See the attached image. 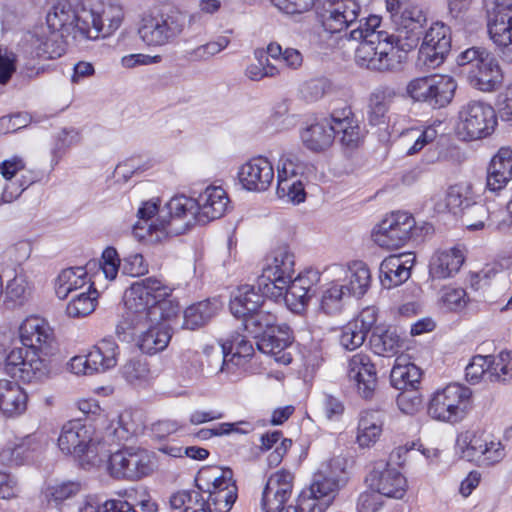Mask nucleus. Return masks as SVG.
<instances>
[{
    "label": "nucleus",
    "mask_w": 512,
    "mask_h": 512,
    "mask_svg": "<svg viewBox=\"0 0 512 512\" xmlns=\"http://www.w3.org/2000/svg\"><path fill=\"white\" fill-rule=\"evenodd\" d=\"M292 479L287 471H278L268 478L261 499L263 512H300L299 503L285 506L292 493Z\"/></svg>",
    "instance_id": "4be33fe9"
},
{
    "label": "nucleus",
    "mask_w": 512,
    "mask_h": 512,
    "mask_svg": "<svg viewBox=\"0 0 512 512\" xmlns=\"http://www.w3.org/2000/svg\"><path fill=\"white\" fill-rule=\"evenodd\" d=\"M138 334V347L143 353L156 354L163 351L171 339L170 326L165 323H148L137 330L134 335L127 336V341Z\"/></svg>",
    "instance_id": "72a5a7b5"
},
{
    "label": "nucleus",
    "mask_w": 512,
    "mask_h": 512,
    "mask_svg": "<svg viewBox=\"0 0 512 512\" xmlns=\"http://www.w3.org/2000/svg\"><path fill=\"white\" fill-rule=\"evenodd\" d=\"M122 376L131 384L145 381L149 375V368L145 360L132 358L121 368Z\"/></svg>",
    "instance_id": "338daca9"
},
{
    "label": "nucleus",
    "mask_w": 512,
    "mask_h": 512,
    "mask_svg": "<svg viewBox=\"0 0 512 512\" xmlns=\"http://www.w3.org/2000/svg\"><path fill=\"white\" fill-rule=\"evenodd\" d=\"M23 347L13 348L5 357L4 372L12 378L32 383L49 377L47 355L55 341L53 329L43 318H26L19 327Z\"/></svg>",
    "instance_id": "f257e3e1"
},
{
    "label": "nucleus",
    "mask_w": 512,
    "mask_h": 512,
    "mask_svg": "<svg viewBox=\"0 0 512 512\" xmlns=\"http://www.w3.org/2000/svg\"><path fill=\"white\" fill-rule=\"evenodd\" d=\"M350 300L349 292L345 291L339 281H333L322 290L319 309L328 316L341 314Z\"/></svg>",
    "instance_id": "49530a36"
},
{
    "label": "nucleus",
    "mask_w": 512,
    "mask_h": 512,
    "mask_svg": "<svg viewBox=\"0 0 512 512\" xmlns=\"http://www.w3.org/2000/svg\"><path fill=\"white\" fill-rule=\"evenodd\" d=\"M83 512H136L133 506L123 500L102 501L96 495L86 496L83 500Z\"/></svg>",
    "instance_id": "bf43d9fd"
},
{
    "label": "nucleus",
    "mask_w": 512,
    "mask_h": 512,
    "mask_svg": "<svg viewBox=\"0 0 512 512\" xmlns=\"http://www.w3.org/2000/svg\"><path fill=\"white\" fill-rule=\"evenodd\" d=\"M386 6L398 32L393 40L397 49L408 51L415 48L427 21L426 13L415 2H386Z\"/></svg>",
    "instance_id": "9d476101"
},
{
    "label": "nucleus",
    "mask_w": 512,
    "mask_h": 512,
    "mask_svg": "<svg viewBox=\"0 0 512 512\" xmlns=\"http://www.w3.org/2000/svg\"><path fill=\"white\" fill-rule=\"evenodd\" d=\"M25 51L32 57L56 59L65 49L59 42V35L49 25H41L29 31L24 37Z\"/></svg>",
    "instance_id": "393cba45"
},
{
    "label": "nucleus",
    "mask_w": 512,
    "mask_h": 512,
    "mask_svg": "<svg viewBox=\"0 0 512 512\" xmlns=\"http://www.w3.org/2000/svg\"><path fill=\"white\" fill-rule=\"evenodd\" d=\"M512 180V149L501 147L492 157L487 169V188L500 191Z\"/></svg>",
    "instance_id": "c9c22d12"
},
{
    "label": "nucleus",
    "mask_w": 512,
    "mask_h": 512,
    "mask_svg": "<svg viewBox=\"0 0 512 512\" xmlns=\"http://www.w3.org/2000/svg\"><path fill=\"white\" fill-rule=\"evenodd\" d=\"M58 446L62 452L78 458L82 465H99L110 452L106 442L95 434L93 428L79 420L63 425Z\"/></svg>",
    "instance_id": "423d86ee"
},
{
    "label": "nucleus",
    "mask_w": 512,
    "mask_h": 512,
    "mask_svg": "<svg viewBox=\"0 0 512 512\" xmlns=\"http://www.w3.org/2000/svg\"><path fill=\"white\" fill-rule=\"evenodd\" d=\"M446 195L451 207V212L457 214L463 212L466 206L474 200L471 186L468 184H456L450 186L446 191Z\"/></svg>",
    "instance_id": "680f3d73"
},
{
    "label": "nucleus",
    "mask_w": 512,
    "mask_h": 512,
    "mask_svg": "<svg viewBox=\"0 0 512 512\" xmlns=\"http://www.w3.org/2000/svg\"><path fill=\"white\" fill-rule=\"evenodd\" d=\"M371 282L369 268L362 262H356L349 267L345 279L340 282L345 286L349 296L362 297L368 290Z\"/></svg>",
    "instance_id": "09e8293b"
},
{
    "label": "nucleus",
    "mask_w": 512,
    "mask_h": 512,
    "mask_svg": "<svg viewBox=\"0 0 512 512\" xmlns=\"http://www.w3.org/2000/svg\"><path fill=\"white\" fill-rule=\"evenodd\" d=\"M98 292L89 284L87 291H81L72 295L66 306V313L72 318H81L91 314L95 308Z\"/></svg>",
    "instance_id": "5fc2aeb1"
},
{
    "label": "nucleus",
    "mask_w": 512,
    "mask_h": 512,
    "mask_svg": "<svg viewBox=\"0 0 512 512\" xmlns=\"http://www.w3.org/2000/svg\"><path fill=\"white\" fill-rule=\"evenodd\" d=\"M216 301L204 300L193 304L184 311L183 326L195 330L205 325L217 313Z\"/></svg>",
    "instance_id": "6e6d98bb"
},
{
    "label": "nucleus",
    "mask_w": 512,
    "mask_h": 512,
    "mask_svg": "<svg viewBox=\"0 0 512 512\" xmlns=\"http://www.w3.org/2000/svg\"><path fill=\"white\" fill-rule=\"evenodd\" d=\"M458 66L469 84L483 92L496 90L503 81L497 58L484 47H470L456 58Z\"/></svg>",
    "instance_id": "6e6552de"
},
{
    "label": "nucleus",
    "mask_w": 512,
    "mask_h": 512,
    "mask_svg": "<svg viewBox=\"0 0 512 512\" xmlns=\"http://www.w3.org/2000/svg\"><path fill=\"white\" fill-rule=\"evenodd\" d=\"M195 201L197 203L198 222L205 224L224 215L229 198L222 187L209 186Z\"/></svg>",
    "instance_id": "7c9ffc66"
},
{
    "label": "nucleus",
    "mask_w": 512,
    "mask_h": 512,
    "mask_svg": "<svg viewBox=\"0 0 512 512\" xmlns=\"http://www.w3.org/2000/svg\"><path fill=\"white\" fill-rule=\"evenodd\" d=\"M276 194L286 202L299 204L305 200L306 193L302 182L296 179L293 162L286 159L278 168Z\"/></svg>",
    "instance_id": "e433bc0d"
},
{
    "label": "nucleus",
    "mask_w": 512,
    "mask_h": 512,
    "mask_svg": "<svg viewBox=\"0 0 512 512\" xmlns=\"http://www.w3.org/2000/svg\"><path fill=\"white\" fill-rule=\"evenodd\" d=\"M319 279L320 274L316 270H307L293 280L291 278L283 292L287 307L295 313L304 311L313 295L312 288Z\"/></svg>",
    "instance_id": "cd10ccee"
},
{
    "label": "nucleus",
    "mask_w": 512,
    "mask_h": 512,
    "mask_svg": "<svg viewBox=\"0 0 512 512\" xmlns=\"http://www.w3.org/2000/svg\"><path fill=\"white\" fill-rule=\"evenodd\" d=\"M28 396L16 382L0 380V411L14 417L26 411Z\"/></svg>",
    "instance_id": "ea45409f"
},
{
    "label": "nucleus",
    "mask_w": 512,
    "mask_h": 512,
    "mask_svg": "<svg viewBox=\"0 0 512 512\" xmlns=\"http://www.w3.org/2000/svg\"><path fill=\"white\" fill-rule=\"evenodd\" d=\"M294 266L295 256L290 247L287 244L277 246L266 257L257 285L273 298L283 296L285 285L294 274Z\"/></svg>",
    "instance_id": "ddd939ff"
},
{
    "label": "nucleus",
    "mask_w": 512,
    "mask_h": 512,
    "mask_svg": "<svg viewBox=\"0 0 512 512\" xmlns=\"http://www.w3.org/2000/svg\"><path fill=\"white\" fill-rule=\"evenodd\" d=\"M497 125L494 108L480 100H471L458 112L456 133L464 141H473L490 136Z\"/></svg>",
    "instance_id": "4468645a"
},
{
    "label": "nucleus",
    "mask_w": 512,
    "mask_h": 512,
    "mask_svg": "<svg viewBox=\"0 0 512 512\" xmlns=\"http://www.w3.org/2000/svg\"><path fill=\"white\" fill-rule=\"evenodd\" d=\"M416 221L408 212H393L374 229L375 244L385 249L403 247L412 237Z\"/></svg>",
    "instance_id": "f3484780"
},
{
    "label": "nucleus",
    "mask_w": 512,
    "mask_h": 512,
    "mask_svg": "<svg viewBox=\"0 0 512 512\" xmlns=\"http://www.w3.org/2000/svg\"><path fill=\"white\" fill-rule=\"evenodd\" d=\"M119 346L111 337L100 340L86 355L74 356L69 363L72 373L91 375L105 372L117 365Z\"/></svg>",
    "instance_id": "a211bd4d"
},
{
    "label": "nucleus",
    "mask_w": 512,
    "mask_h": 512,
    "mask_svg": "<svg viewBox=\"0 0 512 512\" xmlns=\"http://www.w3.org/2000/svg\"><path fill=\"white\" fill-rule=\"evenodd\" d=\"M187 15L175 7H163L144 13L139 27L140 39L150 47L174 43L184 32Z\"/></svg>",
    "instance_id": "0eeeda50"
},
{
    "label": "nucleus",
    "mask_w": 512,
    "mask_h": 512,
    "mask_svg": "<svg viewBox=\"0 0 512 512\" xmlns=\"http://www.w3.org/2000/svg\"><path fill=\"white\" fill-rule=\"evenodd\" d=\"M348 107L333 112L334 136L340 135V142L348 148H356L361 140V129L351 117Z\"/></svg>",
    "instance_id": "c03bdc74"
},
{
    "label": "nucleus",
    "mask_w": 512,
    "mask_h": 512,
    "mask_svg": "<svg viewBox=\"0 0 512 512\" xmlns=\"http://www.w3.org/2000/svg\"><path fill=\"white\" fill-rule=\"evenodd\" d=\"M38 448L35 438L28 435L8 442L0 450V463L8 466H19L29 462Z\"/></svg>",
    "instance_id": "a19ab883"
},
{
    "label": "nucleus",
    "mask_w": 512,
    "mask_h": 512,
    "mask_svg": "<svg viewBox=\"0 0 512 512\" xmlns=\"http://www.w3.org/2000/svg\"><path fill=\"white\" fill-rule=\"evenodd\" d=\"M172 289L155 277H147L131 285L125 293V312L116 326V334L121 340L149 323L161 314L158 303L170 296Z\"/></svg>",
    "instance_id": "f03ea898"
},
{
    "label": "nucleus",
    "mask_w": 512,
    "mask_h": 512,
    "mask_svg": "<svg viewBox=\"0 0 512 512\" xmlns=\"http://www.w3.org/2000/svg\"><path fill=\"white\" fill-rule=\"evenodd\" d=\"M81 2H56L48 12L46 22L55 32L65 30L72 32L74 38L81 37L86 40H96L97 30H89L87 19L84 16V7H80Z\"/></svg>",
    "instance_id": "dca6fc26"
},
{
    "label": "nucleus",
    "mask_w": 512,
    "mask_h": 512,
    "mask_svg": "<svg viewBox=\"0 0 512 512\" xmlns=\"http://www.w3.org/2000/svg\"><path fill=\"white\" fill-rule=\"evenodd\" d=\"M367 333L358 327L357 322L349 321L341 329L340 344L346 350L353 351L363 345Z\"/></svg>",
    "instance_id": "e2e57ef3"
},
{
    "label": "nucleus",
    "mask_w": 512,
    "mask_h": 512,
    "mask_svg": "<svg viewBox=\"0 0 512 512\" xmlns=\"http://www.w3.org/2000/svg\"><path fill=\"white\" fill-rule=\"evenodd\" d=\"M229 353L225 344L207 345L202 353H193V363H199L196 375L211 377L219 373L232 375L231 363L228 362Z\"/></svg>",
    "instance_id": "c756f323"
},
{
    "label": "nucleus",
    "mask_w": 512,
    "mask_h": 512,
    "mask_svg": "<svg viewBox=\"0 0 512 512\" xmlns=\"http://www.w3.org/2000/svg\"><path fill=\"white\" fill-rule=\"evenodd\" d=\"M487 9V28L504 61L512 63V2H492Z\"/></svg>",
    "instance_id": "6ab92c4d"
},
{
    "label": "nucleus",
    "mask_w": 512,
    "mask_h": 512,
    "mask_svg": "<svg viewBox=\"0 0 512 512\" xmlns=\"http://www.w3.org/2000/svg\"><path fill=\"white\" fill-rule=\"evenodd\" d=\"M101 270L106 279L114 280L121 268L123 274L139 277L148 273V263L140 253L129 254L121 261L114 247H107L101 257Z\"/></svg>",
    "instance_id": "b1692460"
},
{
    "label": "nucleus",
    "mask_w": 512,
    "mask_h": 512,
    "mask_svg": "<svg viewBox=\"0 0 512 512\" xmlns=\"http://www.w3.org/2000/svg\"><path fill=\"white\" fill-rule=\"evenodd\" d=\"M108 472L115 479L137 481L151 475L156 469L154 453L141 447H124L109 452Z\"/></svg>",
    "instance_id": "9b49d317"
},
{
    "label": "nucleus",
    "mask_w": 512,
    "mask_h": 512,
    "mask_svg": "<svg viewBox=\"0 0 512 512\" xmlns=\"http://www.w3.org/2000/svg\"><path fill=\"white\" fill-rule=\"evenodd\" d=\"M265 296L272 297L270 294L263 293V289L254 286L243 285L233 292L230 299V311L236 318L242 321L249 315L257 311L267 303Z\"/></svg>",
    "instance_id": "473e14b6"
},
{
    "label": "nucleus",
    "mask_w": 512,
    "mask_h": 512,
    "mask_svg": "<svg viewBox=\"0 0 512 512\" xmlns=\"http://www.w3.org/2000/svg\"><path fill=\"white\" fill-rule=\"evenodd\" d=\"M198 222L197 203L185 195L172 197L160 210L155 221L149 225V231L160 229L163 237L184 234L193 223Z\"/></svg>",
    "instance_id": "f8f14e48"
},
{
    "label": "nucleus",
    "mask_w": 512,
    "mask_h": 512,
    "mask_svg": "<svg viewBox=\"0 0 512 512\" xmlns=\"http://www.w3.org/2000/svg\"><path fill=\"white\" fill-rule=\"evenodd\" d=\"M472 391L458 383L437 390L428 405V414L435 420L456 423L461 421L469 406Z\"/></svg>",
    "instance_id": "2eb2a0df"
},
{
    "label": "nucleus",
    "mask_w": 512,
    "mask_h": 512,
    "mask_svg": "<svg viewBox=\"0 0 512 512\" xmlns=\"http://www.w3.org/2000/svg\"><path fill=\"white\" fill-rule=\"evenodd\" d=\"M359 13L358 2H324L317 10L322 26L330 33H338L352 26Z\"/></svg>",
    "instance_id": "5701e85b"
},
{
    "label": "nucleus",
    "mask_w": 512,
    "mask_h": 512,
    "mask_svg": "<svg viewBox=\"0 0 512 512\" xmlns=\"http://www.w3.org/2000/svg\"><path fill=\"white\" fill-rule=\"evenodd\" d=\"M370 485L380 495L402 499L407 490L406 478L395 468H387L385 460H379L370 473Z\"/></svg>",
    "instance_id": "bb28decb"
},
{
    "label": "nucleus",
    "mask_w": 512,
    "mask_h": 512,
    "mask_svg": "<svg viewBox=\"0 0 512 512\" xmlns=\"http://www.w3.org/2000/svg\"><path fill=\"white\" fill-rule=\"evenodd\" d=\"M83 489L84 484L80 480L56 481L47 486L45 497L48 502L58 505L77 496Z\"/></svg>",
    "instance_id": "13d9d810"
},
{
    "label": "nucleus",
    "mask_w": 512,
    "mask_h": 512,
    "mask_svg": "<svg viewBox=\"0 0 512 512\" xmlns=\"http://www.w3.org/2000/svg\"><path fill=\"white\" fill-rule=\"evenodd\" d=\"M270 306L271 303L264 304L244 319L241 327L256 339L260 352L270 355L280 364L287 365L292 361V355L287 350L293 339L288 326L277 324V316Z\"/></svg>",
    "instance_id": "20e7f679"
},
{
    "label": "nucleus",
    "mask_w": 512,
    "mask_h": 512,
    "mask_svg": "<svg viewBox=\"0 0 512 512\" xmlns=\"http://www.w3.org/2000/svg\"><path fill=\"white\" fill-rule=\"evenodd\" d=\"M451 29L435 22L425 33L419 49V60L429 69L439 67L451 51Z\"/></svg>",
    "instance_id": "412c9836"
},
{
    "label": "nucleus",
    "mask_w": 512,
    "mask_h": 512,
    "mask_svg": "<svg viewBox=\"0 0 512 512\" xmlns=\"http://www.w3.org/2000/svg\"><path fill=\"white\" fill-rule=\"evenodd\" d=\"M238 179L248 191H266L274 179L273 165L266 157H254L239 168Z\"/></svg>",
    "instance_id": "a878e982"
},
{
    "label": "nucleus",
    "mask_w": 512,
    "mask_h": 512,
    "mask_svg": "<svg viewBox=\"0 0 512 512\" xmlns=\"http://www.w3.org/2000/svg\"><path fill=\"white\" fill-rule=\"evenodd\" d=\"M331 84L327 78H313L300 86L301 97L307 102H316L330 90Z\"/></svg>",
    "instance_id": "0e129e2a"
},
{
    "label": "nucleus",
    "mask_w": 512,
    "mask_h": 512,
    "mask_svg": "<svg viewBox=\"0 0 512 512\" xmlns=\"http://www.w3.org/2000/svg\"><path fill=\"white\" fill-rule=\"evenodd\" d=\"M89 284L84 267H70L62 270L55 282V293L59 299H65Z\"/></svg>",
    "instance_id": "a18cd8bd"
},
{
    "label": "nucleus",
    "mask_w": 512,
    "mask_h": 512,
    "mask_svg": "<svg viewBox=\"0 0 512 512\" xmlns=\"http://www.w3.org/2000/svg\"><path fill=\"white\" fill-rule=\"evenodd\" d=\"M497 359L498 355L473 356L465 367L466 381L472 385L483 379L489 382H500L501 375L499 366H496Z\"/></svg>",
    "instance_id": "58836bf2"
},
{
    "label": "nucleus",
    "mask_w": 512,
    "mask_h": 512,
    "mask_svg": "<svg viewBox=\"0 0 512 512\" xmlns=\"http://www.w3.org/2000/svg\"><path fill=\"white\" fill-rule=\"evenodd\" d=\"M381 18L370 15L359 20V25L352 29L345 37L348 40L359 42L355 51V61L363 68L375 71H390L394 69V34L378 30Z\"/></svg>",
    "instance_id": "7ed1b4c3"
},
{
    "label": "nucleus",
    "mask_w": 512,
    "mask_h": 512,
    "mask_svg": "<svg viewBox=\"0 0 512 512\" xmlns=\"http://www.w3.org/2000/svg\"><path fill=\"white\" fill-rule=\"evenodd\" d=\"M489 217L490 211L486 204L475 200L466 206L461 215L462 223L470 231L483 229Z\"/></svg>",
    "instance_id": "052dcab7"
},
{
    "label": "nucleus",
    "mask_w": 512,
    "mask_h": 512,
    "mask_svg": "<svg viewBox=\"0 0 512 512\" xmlns=\"http://www.w3.org/2000/svg\"><path fill=\"white\" fill-rule=\"evenodd\" d=\"M159 205L156 201H147L142 204V206L138 209L137 215L139 220L133 227L134 235L139 239H144L146 236L153 237L155 234V238L153 240L160 241L163 235L160 234V229H152L149 231V220L152 217L160 212Z\"/></svg>",
    "instance_id": "4d7b16f0"
},
{
    "label": "nucleus",
    "mask_w": 512,
    "mask_h": 512,
    "mask_svg": "<svg viewBox=\"0 0 512 512\" xmlns=\"http://www.w3.org/2000/svg\"><path fill=\"white\" fill-rule=\"evenodd\" d=\"M413 262L414 259L406 254L386 257L379 268L381 285L386 289H391L407 281L411 275L410 269Z\"/></svg>",
    "instance_id": "2f4dec72"
},
{
    "label": "nucleus",
    "mask_w": 512,
    "mask_h": 512,
    "mask_svg": "<svg viewBox=\"0 0 512 512\" xmlns=\"http://www.w3.org/2000/svg\"><path fill=\"white\" fill-rule=\"evenodd\" d=\"M421 370L413 363H400L396 360L390 374V381L394 388L398 390H413L420 384Z\"/></svg>",
    "instance_id": "603ef678"
},
{
    "label": "nucleus",
    "mask_w": 512,
    "mask_h": 512,
    "mask_svg": "<svg viewBox=\"0 0 512 512\" xmlns=\"http://www.w3.org/2000/svg\"><path fill=\"white\" fill-rule=\"evenodd\" d=\"M346 479L343 459L333 458L323 463L310 487L299 496L300 512H325Z\"/></svg>",
    "instance_id": "39448f33"
},
{
    "label": "nucleus",
    "mask_w": 512,
    "mask_h": 512,
    "mask_svg": "<svg viewBox=\"0 0 512 512\" xmlns=\"http://www.w3.org/2000/svg\"><path fill=\"white\" fill-rule=\"evenodd\" d=\"M348 377L355 382L361 397L370 399L373 396L377 386V372L367 354L358 353L350 358Z\"/></svg>",
    "instance_id": "c85d7f7f"
},
{
    "label": "nucleus",
    "mask_w": 512,
    "mask_h": 512,
    "mask_svg": "<svg viewBox=\"0 0 512 512\" xmlns=\"http://www.w3.org/2000/svg\"><path fill=\"white\" fill-rule=\"evenodd\" d=\"M195 483L200 492L207 493L205 504L209 512H229L237 499V487L232 470L217 466L199 470Z\"/></svg>",
    "instance_id": "1a4fd4ad"
},
{
    "label": "nucleus",
    "mask_w": 512,
    "mask_h": 512,
    "mask_svg": "<svg viewBox=\"0 0 512 512\" xmlns=\"http://www.w3.org/2000/svg\"><path fill=\"white\" fill-rule=\"evenodd\" d=\"M455 89L456 84L451 77L434 75L410 81L407 93L416 101L444 107L452 100Z\"/></svg>",
    "instance_id": "aec40b11"
},
{
    "label": "nucleus",
    "mask_w": 512,
    "mask_h": 512,
    "mask_svg": "<svg viewBox=\"0 0 512 512\" xmlns=\"http://www.w3.org/2000/svg\"><path fill=\"white\" fill-rule=\"evenodd\" d=\"M102 5L100 10L94 8L84 11L89 30H97V39L105 25L108 33L118 29L122 23L124 13L118 2H99Z\"/></svg>",
    "instance_id": "f704fd0d"
},
{
    "label": "nucleus",
    "mask_w": 512,
    "mask_h": 512,
    "mask_svg": "<svg viewBox=\"0 0 512 512\" xmlns=\"http://www.w3.org/2000/svg\"><path fill=\"white\" fill-rule=\"evenodd\" d=\"M301 139L309 150L321 151L328 148L334 140L333 114L330 119H323L304 129Z\"/></svg>",
    "instance_id": "37998d69"
},
{
    "label": "nucleus",
    "mask_w": 512,
    "mask_h": 512,
    "mask_svg": "<svg viewBox=\"0 0 512 512\" xmlns=\"http://www.w3.org/2000/svg\"><path fill=\"white\" fill-rule=\"evenodd\" d=\"M491 435L480 429L467 430L459 435L457 445L461 450V457L469 462L482 454V449L488 445Z\"/></svg>",
    "instance_id": "8fccbe9b"
},
{
    "label": "nucleus",
    "mask_w": 512,
    "mask_h": 512,
    "mask_svg": "<svg viewBox=\"0 0 512 512\" xmlns=\"http://www.w3.org/2000/svg\"><path fill=\"white\" fill-rule=\"evenodd\" d=\"M465 261L460 247L437 251L431 258L429 274L433 279H446L454 276Z\"/></svg>",
    "instance_id": "4c0bfd02"
},
{
    "label": "nucleus",
    "mask_w": 512,
    "mask_h": 512,
    "mask_svg": "<svg viewBox=\"0 0 512 512\" xmlns=\"http://www.w3.org/2000/svg\"><path fill=\"white\" fill-rule=\"evenodd\" d=\"M224 344L226 350L229 349V353L232 354L228 362L231 363L234 374L237 367L243 366L253 356L254 348L247 336L241 334L238 330L233 332Z\"/></svg>",
    "instance_id": "3c124183"
},
{
    "label": "nucleus",
    "mask_w": 512,
    "mask_h": 512,
    "mask_svg": "<svg viewBox=\"0 0 512 512\" xmlns=\"http://www.w3.org/2000/svg\"><path fill=\"white\" fill-rule=\"evenodd\" d=\"M488 445L482 449L473 462L479 466H492L499 463L505 457L504 446L500 441H495L493 437L488 440Z\"/></svg>",
    "instance_id": "774afa93"
},
{
    "label": "nucleus",
    "mask_w": 512,
    "mask_h": 512,
    "mask_svg": "<svg viewBox=\"0 0 512 512\" xmlns=\"http://www.w3.org/2000/svg\"><path fill=\"white\" fill-rule=\"evenodd\" d=\"M370 348L376 355L392 357L400 348V338L391 328L375 326L369 339Z\"/></svg>",
    "instance_id": "de8ad7c7"
},
{
    "label": "nucleus",
    "mask_w": 512,
    "mask_h": 512,
    "mask_svg": "<svg viewBox=\"0 0 512 512\" xmlns=\"http://www.w3.org/2000/svg\"><path fill=\"white\" fill-rule=\"evenodd\" d=\"M267 54L275 60H282L291 69H298L303 63L300 51L294 48L283 50L278 43H270L267 47Z\"/></svg>",
    "instance_id": "69168bd1"
},
{
    "label": "nucleus",
    "mask_w": 512,
    "mask_h": 512,
    "mask_svg": "<svg viewBox=\"0 0 512 512\" xmlns=\"http://www.w3.org/2000/svg\"><path fill=\"white\" fill-rule=\"evenodd\" d=\"M396 96V90L390 86H379L373 90L367 111V119L371 125L377 126L386 122L387 113Z\"/></svg>",
    "instance_id": "79ce46f5"
},
{
    "label": "nucleus",
    "mask_w": 512,
    "mask_h": 512,
    "mask_svg": "<svg viewBox=\"0 0 512 512\" xmlns=\"http://www.w3.org/2000/svg\"><path fill=\"white\" fill-rule=\"evenodd\" d=\"M382 433V421L377 411L364 412L358 423L357 442L361 447L373 445Z\"/></svg>",
    "instance_id": "864d4df0"
}]
</instances>
